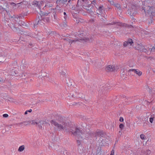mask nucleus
I'll return each instance as SVG.
<instances>
[{
  "instance_id": "obj_1",
  "label": "nucleus",
  "mask_w": 155,
  "mask_h": 155,
  "mask_svg": "<svg viewBox=\"0 0 155 155\" xmlns=\"http://www.w3.org/2000/svg\"><path fill=\"white\" fill-rule=\"evenodd\" d=\"M50 122L52 126H54L59 131L64 130L66 133L71 132L68 128L69 124L64 120L63 118L61 116H57L56 120H51Z\"/></svg>"
},
{
  "instance_id": "obj_2",
  "label": "nucleus",
  "mask_w": 155,
  "mask_h": 155,
  "mask_svg": "<svg viewBox=\"0 0 155 155\" xmlns=\"http://www.w3.org/2000/svg\"><path fill=\"white\" fill-rule=\"evenodd\" d=\"M70 131L76 137L78 138L79 139H81L83 132L78 127H75L74 130L71 129Z\"/></svg>"
},
{
  "instance_id": "obj_3",
  "label": "nucleus",
  "mask_w": 155,
  "mask_h": 155,
  "mask_svg": "<svg viewBox=\"0 0 155 155\" xmlns=\"http://www.w3.org/2000/svg\"><path fill=\"white\" fill-rule=\"evenodd\" d=\"M88 130V131H86V133L85 132H83L80 139L83 140L85 138L89 139L94 136V134L93 133H92L89 129Z\"/></svg>"
},
{
  "instance_id": "obj_4",
  "label": "nucleus",
  "mask_w": 155,
  "mask_h": 155,
  "mask_svg": "<svg viewBox=\"0 0 155 155\" xmlns=\"http://www.w3.org/2000/svg\"><path fill=\"white\" fill-rule=\"evenodd\" d=\"M137 13V11L135 5H131L130 8L129 9L128 14L131 16H134Z\"/></svg>"
},
{
  "instance_id": "obj_5",
  "label": "nucleus",
  "mask_w": 155,
  "mask_h": 155,
  "mask_svg": "<svg viewBox=\"0 0 155 155\" xmlns=\"http://www.w3.org/2000/svg\"><path fill=\"white\" fill-rule=\"evenodd\" d=\"M67 2V0H57L56 3L57 6H60L59 10L58 11L59 12L61 13L63 12V10L61 9V7L65 5Z\"/></svg>"
},
{
  "instance_id": "obj_6",
  "label": "nucleus",
  "mask_w": 155,
  "mask_h": 155,
  "mask_svg": "<svg viewBox=\"0 0 155 155\" xmlns=\"http://www.w3.org/2000/svg\"><path fill=\"white\" fill-rule=\"evenodd\" d=\"M105 135V133L103 130H98L95 134H94V136L95 137H104Z\"/></svg>"
},
{
  "instance_id": "obj_7",
  "label": "nucleus",
  "mask_w": 155,
  "mask_h": 155,
  "mask_svg": "<svg viewBox=\"0 0 155 155\" xmlns=\"http://www.w3.org/2000/svg\"><path fill=\"white\" fill-rule=\"evenodd\" d=\"M45 121L43 120H40L37 122L34 123H32V124H35L38 125V127L40 129L42 128V126L41 125H43L45 123Z\"/></svg>"
},
{
  "instance_id": "obj_8",
  "label": "nucleus",
  "mask_w": 155,
  "mask_h": 155,
  "mask_svg": "<svg viewBox=\"0 0 155 155\" xmlns=\"http://www.w3.org/2000/svg\"><path fill=\"white\" fill-rule=\"evenodd\" d=\"M42 1H41L40 2L35 1L32 2V5H34L35 7H36L38 9L40 10V5L42 4Z\"/></svg>"
},
{
  "instance_id": "obj_9",
  "label": "nucleus",
  "mask_w": 155,
  "mask_h": 155,
  "mask_svg": "<svg viewBox=\"0 0 155 155\" xmlns=\"http://www.w3.org/2000/svg\"><path fill=\"white\" fill-rule=\"evenodd\" d=\"M115 69L114 66L113 65H108L106 68V71L107 72L113 71Z\"/></svg>"
},
{
  "instance_id": "obj_10",
  "label": "nucleus",
  "mask_w": 155,
  "mask_h": 155,
  "mask_svg": "<svg viewBox=\"0 0 155 155\" xmlns=\"http://www.w3.org/2000/svg\"><path fill=\"white\" fill-rule=\"evenodd\" d=\"M8 25L14 31H17L18 29V27H16L15 24L12 23L8 24Z\"/></svg>"
},
{
  "instance_id": "obj_11",
  "label": "nucleus",
  "mask_w": 155,
  "mask_h": 155,
  "mask_svg": "<svg viewBox=\"0 0 155 155\" xmlns=\"http://www.w3.org/2000/svg\"><path fill=\"white\" fill-rule=\"evenodd\" d=\"M133 71L134 73H136L139 76H141L142 74V72L140 71L138 69H131L129 70V72Z\"/></svg>"
},
{
  "instance_id": "obj_12",
  "label": "nucleus",
  "mask_w": 155,
  "mask_h": 155,
  "mask_svg": "<svg viewBox=\"0 0 155 155\" xmlns=\"http://www.w3.org/2000/svg\"><path fill=\"white\" fill-rule=\"evenodd\" d=\"M79 40H83L85 42L87 41H89V39L88 38H81V39H77L75 40H70V44H71L73 42H76L77 41H80Z\"/></svg>"
},
{
  "instance_id": "obj_13",
  "label": "nucleus",
  "mask_w": 155,
  "mask_h": 155,
  "mask_svg": "<svg viewBox=\"0 0 155 155\" xmlns=\"http://www.w3.org/2000/svg\"><path fill=\"white\" fill-rule=\"evenodd\" d=\"M153 9V7H150L149 9L148 10V13L149 14H150L152 16V18L153 19V17H154L155 15V13L152 11ZM150 16H151V15H150ZM150 18H151V17Z\"/></svg>"
},
{
  "instance_id": "obj_14",
  "label": "nucleus",
  "mask_w": 155,
  "mask_h": 155,
  "mask_svg": "<svg viewBox=\"0 0 155 155\" xmlns=\"http://www.w3.org/2000/svg\"><path fill=\"white\" fill-rule=\"evenodd\" d=\"M44 24V23L43 21L42 20L41 18L38 21L37 24H34V27L35 28H36L37 27V25H43Z\"/></svg>"
},
{
  "instance_id": "obj_15",
  "label": "nucleus",
  "mask_w": 155,
  "mask_h": 155,
  "mask_svg": "<svg viewBox=\"0 0 155 155\" xmlns=\"http://www.w3.org/2000/svg\"><path fill=\"white\" fill-rule=\"evenodd\" d=\"M73 1L74 0H67V3L65 5L66 6L70 8L73 5L72 4Z\"/></svg>"
},
{
  "instance_id": "obj_16",
  "label": "nucleus",
  "mask_w": 155,
  "mask_h": 155,
  "mask_svg": "<svg viewBox=\"0 0 155 155\" xmlns=\"http://www.w3.org/2000/svg\"><path fill=\"white\" fill-rule=\"evenodd\" d=\"M18 24L19 25L22 26L24 28H26L28 27V25L26 24L24 21L21 20L19 21Z\"/></svg>"
},
{
  "instance_id": "obj_17",
  "label": "nucleus",
  "mask_w": 155,
  "mask_h": 155,
  "mask_svg": "<svg viewBox=\"0 0 155 155\" xmlns=\"http://www.w3.org/2000/svg\"><path fill=\"white\" fill-rule=\"evenodd\" d=\"M12 20L13 22L15 23L18 21V18L15 15H13V16H9Z\"/></svg>"
},
{
  "instance_id": "obj_18",
  "label": "nucleus",
  "mask_w": 155,
  "mask_h": 155,
  "mask_svg": "<svg viewBox=\"0 0 155 155\" xmlns=\"http://www.w3.org/2000/svg\"><path fill=\"white\" fill-rule=\"evenodd\" d=\"M22 33L21 34V35H22L23 37H25L27 36H31V33L29 32H27L26 31H22Z\"/></svg>"
},
{
  "instance_id": "obj_19",
  "label": "nucleus",
  "mask_w": 155,
  "mask_h": 155,
  "mask_svg": "<svg viewBox=\"0 0 155 155\" xmlns=\"http://www.w3.org/2000/svg\"><path fill=\"white\" fill-rule=\"evenodd\" d=\"M41 18L42 20L44 22H48L50 20V18L49 17H42V15H41Z\"/></svg>"
},
{
  "instance_id": "obj_20",
  "label": "nucleus",
  "mask_w": 155,
  "mask_h": 155,
  "mask_svg": "<svg viewBox=\"0 0 155 155\" xmlns=\"http://www.w3.org/2000/svg\"><path fill=\"white\" fill-rule=\"evenodd\" d=\"M114 24H116L119 26H122L124 25L122 23L118 22H113L110 23H109L108 25H113Z\"/></svg>"
},
{
  "instance_id": "obj_21",
  "label": "nucleus",
  "mask_w": 155,
  "mask_h": 155,
  "mask_svg": "<svg viewBox=\"0 0 155 155\" xmlns=\"http://www.w3.org/2000/svg\"><path fill=\"white\" fill-rule=\"evenodd\" d=\"M144 46L142 44L138 45L137 46V49L140 52L144 48Z\"/></svg>"
},
{
  "instance_id": "obj_22",
  "label": "nucleus",
  "mask_w": 155,
  "mask_h": 155,
  "mask_svg": "<svg viewBox=\"0 0 155 155\" xmlns=\"http://www.w3.org/2000/svg\"><path fill=\"white\" fill-rule=\"evenodd\" d=\"M103 6L102 5H100L99 7H98V10L99 11V13H97L101 15V14L102 12V11L103 10Z\"/></svg>"
},
{
  "instance_id": "obj_23",
  "label": "nucleus",
  "mask_w": 155,
  "mask_h": 155,
  "mask_svg": "<svg viewBox=\"0 0 155 155\" xmlns=\"http://www.w3.org/2000/svg\"><path fill=\"white\" fill-rule=\"evenodd\" d=\"M114 6L116 7L117 8V9H118V11H119L120 12H122V10L120 7V5L119 4H118V3H116V5Z\"/></svg>"
},
{
  "instance_id": "obj_24",
  "label": "nucleus",
  "mask_w": 155,
  "mask_h": 155,
  "mask_svg": "<svg viewBox=\"0 0 155 155\" xmlns=\"http://www.w3.org/2000/svg\"><path fill=\"white\" fill-rule=\"evenodd\" d=\"M5 4L6 5H5L6 7L4 8V7H2V11H6V12H7V9L8 8V4L7 3H6V2H5Z\"/></svg>"
},
{
  "instance_id": "obj_25",
  "label": "nucleus",
  "mask_w": 155,
  "mask_h": 155,
  "mask_svg": "<svg viewBox=\"0 0 155 155\" xmlns=\"http://www.w3.org/2000/svg\"><path fill=\"white\" fill-rule=\"evenodd\" d=\"M25 149V146L24 145L20 146L18 150V151L19 152L22 151Z\"/></svg>"
},
{
  "instance_id": "obj_26",
  "label": "nucleus",
  "mask_w": 155,
  "mask_h": 155,
  "mask_svg": "<svg viewBox=\"0 0 155 155\" xmlns=\"http://www.w3.org/2000/svg\"><path fill=\"white\" fill-rule=\"evenodd\" d=\"M127 42V43L128 45L130 44V45H132V44L133 43L132 39L130 38L129 39Z\"/></svg>"
},
{
  "instance_id": "obj_27",
  "label": "nucleus",
  "mask_w": 155,
  "mask_h": 155,
  "mask_svg": "<svg viewBox=\"0 0 155 155\" xmlns=\"http://www.w3.org/2000/svg\"><path fill=\"white\" fill-rule=\"evenodd\" d=\"M78 94V93L77 94V93H76V94H75V95L74 94H72V97H74V96H75V97H79V98H83L84 97V96H82L81 95H80V96H78L77 95Z\"/></svg>"
},
{
  "instance_id": "obj_28",
  "label": "nucleus",
  "mask_w": 155,
  "mask_h": 155,
  "mask_svg": "<svg viewBox=\"0 0 155 155\" xmlns=\"http://www.w3.org/2000/svg\"><path fill=\"white\" fill-rule=\"evenodd\" d=\"M110 128L109 127H108V129H110L111 130H112V129H114V123H110Z\"/></svg>"
},
{
  "instance_id": "obj_29",
  "label": "nucleus",
  "mask_w": 155,
  "mask_h": 155,
  "mask_svg": "<svg viewBox=\"0 0 155 155\" xmlns=\"http://www.w3.org/2000/svg\"><path fill=\"white\" fill-rule=\"evenodd\" d=\"M48 13H45V12H43V13L42 12V11H41L40 10V15H46V16H47L48 15Z\"/></svg>"
},
{
  "instance_id": "obj_30",
  "label": "nucleus",
  "mask_w": 155,
  "mask_h": 155,
  "mask_svg": "<svg viewBox=\"0 0 155 155\" xmlns=\"http://www.w3.org/2000/svg\"><path fill=\"white\" fill-rule=\"evenodd\" d=\"M77 143L78 147H81V142L80 140H77Z\"/></svg>"
},
{
  "instance_id": "obj_31",
  "label": "nucleus",
  "mask_w": 155,
  "mask_h": 155,
  "mask_svg": "<svg viewBox=\"0 0 155 155\" xmlns=\"http://www.w3.org/2000/svg\"><path fill=\"white\" fill-rule=\"evenodd\" d=\"M140 138L141 139H144L146 138V137L144 134H141L140 135Z\"/></svg>"
},
{
  "instance_id": "obj_32",
  "label": "nucleus",
  "mask_w": 155,
  "mask_h": 155,
  "mask_svg": "<svg viewBox=\"0 0 155 155\" xmlns=\"http://www.w3.org/2000/svg\"><path fill=\"white\" fill-rule=\"evenodd\" d=\"M62 25L64 27H66L67 26V22L66 21H65V22H63V23H62Z\"/></svg>"
},
{
  "instance_id": "obj_33",
  "label": "nucleus",
  "mask_w": 155,
  "mask_h": 155,
  "mask_svg": "<svg viewBox=\"0 0 155 155\" xmlns=\"http://www.w3.org/2000/svg\"><path fill=\"white\" fill-rule=\"evenodd\" d=\"M107 89V88H103L101 90V91L102 94H105V92H104Z\"/></svg>"
},
{
  "instance_id": "obj_34",
  "label": "nucleus",
  "mask_w": 155,
  "mask_h": 155,
  "mask_svg": "<svg viewBox=\"0 0 155 155\" xmlns=\"http://www.w3.org/2000/svg\"><path fill=\"white\" fill-rule=\"evenodd\" d=\"M124 125L123 124H120L119 125V127L122 130V129L124 127Z\"/></svg>"
},
{
  "instance_id": "obj_35",
  "label": "nucleus",
  "mask_w": 155,
  "mask_h": 155,
  "mask_svg": "<svg viewBox=\"0 0 155 155\" xmlns=\"http://www.w3.org/2000/svg\"><path fill=\"white\" fill-rule=\"evenodd\" d=\"M141 52H147H147H148V51L147 50V49L146 48H143V50L141 51Z\"/></svg>"
},
{
  "instance_id": "obj_36",
  "label": "nucleus",
  "mask_w": 155,
  "mask_h": 155,
  "mask_svg": "<svg viewBox=\"0 0 155 155\" xmlns=\"http://www.w3.org/2000/svg\"><path fill=\"white\" fill-rule=\"evenodd\" d=\"M67 150H64L63 152V154H64V155H68V154L67 153Z\"/></svg>"
},
{
  "instance_id": "obj_37",
  "label": "nucleus",
  "mask_w": 155,
  "mask_h": 155,
  "mask_svg": "<svg viewBox=\"0 0 155 155\" xmlns=\"http://www.w3.org/2000/svg\"><path fill=\"white\" fill-rule=\"evenodd\" d=\"M154 118V117H151L150 118V121L151 123H152L153 120V118Z\"/></svg>"
},
{
  "instance_id": "obj_38",
  "label": "nucleus",
  "mask_w": 155,
  "mask_h": 155,
  "mask_svg": "<svg viewBox=\"0 0 155 155\" xmlns=\"http://www.w3.org/2000/svg\"><path fill=\"white\" fill-rule=\"evenodd\" d=\"M111 2H110V4H111V5H114L115 6V5H116V3H115L114 2V1H113L112 0H111Z\"/></svg>"
},
{
  "instance_id": "obj_39",
  "label": "nucleus",
  "mask_w": 155,
  "mask_h": 155,
  "mask_svg": "<svg viewBox=\"0 0 155 155\" xmlns=\"http://www.w3.org/2000/svg\"><path fill=\"white\" fill-rule=\"evenodd\" d=\"M21 15L22 16H25L27 15V13L24 12V13H22Z\"/></svg>"
},
{
  "instance_id": "obj_40",
  "label": "nucleus",
  "mask_w": 155,
  "mask_h": 155,
  "mask_svg": "<svg viewBox=\"0 0 155 155\" xmlns=\"http://www.w3.org/2000/svg\"><path fill=\"white\" fill-rule=\"evenodd\" d=\"M8 115L7 114H4L3 115V116L4 117H7Z\"/></svg>"
},
{
  "instance_id": "obj_41",
  "label": "nucleus",
  "mask_w": 155,
  "mask_h": 155,
  "mask_svg": "<svg viewBox=\"0 0 155 155\" xmlns=\"http://www.w3.org/2000/svg\"><path fill=\"white\" fill-rule=\"evenodd\" d=\"M119 120L120 122H123L124 121V118L122 117H120Z\"/></svg>"
},
{
  "instance_id": "obj_42",
  "label": "nucleus",
  "mask_w": 155,
  "mask_h": 155,
  "mask_svg": "<svg viewBox=\"0 0 155 155\" xmlns=\"http://www.w3.org/2000/svg\"><path fill=\"white\" fill-rule=\"evenodd\" d=\"M127 45V41H125L123 45L124 46H126Z\"/></svg>"
},
{
  "instance_id": "obj_43",
  "label": "nucleus",
  "mask_w": 155,
  "mask_h": 155,
  "mask_svg": "<svg viewBox=\"0 0 155 155\" xmlns=\"http://www.w3.org/2000/svg\"><path fill=\"white\" fill-rule=\"evenodd\" d=\"M91 3L92 4H93L94 5H95V4H96V0H93V1L91 2Z\"/></svg>"
},
{
  "instance_id": "obj_44",
  "label": "nucleus",
  "mask_w": 155,
  "mask_h": 155,
  "mask_svg": "<svg viewBox=\"0 0 155 155\" xmlns=\"http://www.w3.org/2000/svg\"><path fill=\"white\" fill-rule=\"evenodd\" d=\"M27 122L26 121H24L18 124H17V125H21L22 124L25 123Z\"/></svg>"
},
{
  "instance_id": "obj_45",
  "label": "nucleus",
  "mask_w": 155,
  "mask_h": 155,
  "mask_svg": "<svg viewBox=\"0 0 155 155\" xmlns=\"http://www.w3.org/2000/svg\"><path fill=\"white\" fill-rule=\"evenodd\" d=\"M114 150H112L111 151L110 155H114Z\"/></svg>"
},
{
  "instance_id": "obj_46",
  "label": "nucleus",
  "mask_w": 155,
  "mask_h": 155,
  "mask_svg": "<svg viewBox=\"0 0 155 155\" xmlns=\"http://www.w3.org/2000/svg\"><path fill=\"white\" fill-rule=\"evenodd\" d=\"M68 17V15H64V18L65 19V21L67 20Z\"/></svg>"
},
{
  "instance_id": "obj_47",
  "label": "nucleus",
  "mask_w": 155,
  "mask_h": 155,
  "mask_svg": "<svg viewBox=\"0 0 155 155\" xmlns=\"http://www.w3.org/2000/svg\"><path fill=\"white\" fill-rule=\"evenodd\" d=\"M65 40H66V41L68 42L69 43H70V40L69 38H66V39H65Z\"/></svg>"
},
{
  "instance_id": "obj_48",
  "label": "nucleus",
  "mask_w": 155,
  "mask_h": 155,
  "mask_svg": "<svg viewBox=\"0 0 155 155\" xmlns=\"http://www.w3.org/2000/svg\"><path fill=\"white\" fill-rule=\"evenodd\" d=\"M101 150V147H99L97 149V151H100Z\"/></svg>"
},
{
  "instance_id": "obj_49",
  "label": "nucleus",
  "mask_w": 155,
  "mask_h": 155,
  "mask_svg": "<svg viewBox=\"0 0 155 155\" xmlns=\"http://www.w3.org/2000/svg\"><path fill=\"white\" fill-rule=\"evenodd\" d=\"M53 15H54V19H56V15H55V14H56L55 13L53 12Z\"/></svg>"
},
{
  "instance_id": "obj_50",
  "label": "nucleus",
  "mask_w": 155,
  "mask_h": 155,
  "mask_svg": "<svg viewBox=\"0 0 155 155\" xmlns=\"http://www.w3.org/2000/svg\"><path fill=\"white\" fill-rule=\"evenodd\" d=\"M151 51H152L153 50H155V45L154 46L152 47V48H151Z\"/></svg>"
},
{
  "instance_id": "obj_51",
  "label": "nucleus",
  "mask_w": 155,
  "mask_h": 155,
  "mask_svg": "<svg viewBox=\"0 0 155 155\" xmlns=\"http://www.w3.org/2000/svg\"><path fill=\"white\" fill-rule=\"evenodd\" d=\"M11 5H13V6H15L16 5V4L13 2L12 3H11Z\"/></svg>"
},
{
  "instance_id": "obj_52",
  "label": "nucleus",
  "mask_w": 155,
  "mask_h": 155,
  "mask_svg": "<svg viewBox=\"0 0 155 155\" xmlns=\"http://www.w3.org/2000/svg\"><path fill=\"white\" fill-rule=\"evenodd\" d=\"M53 0H47V1L49 3H51L52 1Z\"/></svg>"
},
{
  "instance_id": "obj_53",
  "label": "nucleus",
  "mask_w": 155,
  "mask_h": 155,
  "mask_svg": "<svg viewBox=\"0 0 155 155\" xmlns=\"http://www.w3.org/2000/svg\"><path fill=\"white\" fill-rule=\"evenodd\" d=\"M78 103L77 102H74L73 104V105H76Z\"/></svg>"
},
{
  "instance_id": "obj_54",
  "label": "nucleus",
  "mask_w": 155,
  "mask_h": 155,
  "mask_svg": "<svg viewBox=\"0 0 155 155\" xmlns=\"http://www.w3.org/2000/svg\"><path fill=\"white\" fill-rule=\"evenodd\" d=\"M129 99V98H125V99H124V100L125 101H126V102H127V101Z\"/></svg>"
},
{
  "instance_id": "obj_55",
  "label": "nucleus",
  "mask_w": 155,
  "mask_h": 155,
  "mask_svg": "<svg viewBox=\"0 0 155 155\" xmlns=\"http://www.w3.org/2000/svg\"><path fill=\"white\" fill-rule=\"evenodd\" d=\"M27 111H28V112H31L32 111V110L31 109H30L29 110Z\"/></svg>"
},
{
  "instance_id": "obj_56",
  "label": "nucleus",
  "mask_w": 155,
  "mask_h": 155,
  "mask_svg": "<svg viewBox=\"0 0 155 155\" xmlns=\"http://www.w3.org/2000/svg\"><path fill=\"white\" fill-rule=\"evenodd\" d=\"M29 45H30V46H28V47H29V48H31V46H32V44L30 43L29 44Z\"/></svg>"
},
{
  "instance_id": "obj_57",
  "label": "nucleus",
  "mask_w": 155,
  "mask_h": 155,
  "mask_svg": "<svg viewBox=\"0 0 155 155\" xmlns=\"http://www.w3.org/2000/svg\"><path fill=\"white\" fill-rule=\"evenodd\" d=\"M67 84H68V86L72 85V84L71 83H67Z\"/></svg>"
},
{
  "instance_id": "obj_58",
  "label": "nucleus",
  "mask_w": 155,
  "mask_h": 155,
  "mask_svg": "<svg viewBox=\"0 0 155 155\" xmlns=\"http://www.w3.org/2000/svg\"><path fill=\"white\" fill-rule=\"evenodd\" d=\"M79 1L80 0H78V2H77V6L78 5H79Z\"/></svg>"
},
{
  "instance_id": "obj_59",
  "label": "nucleus",
  "mask_w": 155,
  "mask_h": 155,
  "mask_svg": "<svg viewBox=\"0 0 155 155\" xmlns=\"http://www.w3.org/2000/svg\"><path fill=\"white\" fill-rule=\"evenodd\" d=\"M63 14H64V15H67L66 14V13L65 12H63Z\"/></svg>"
},
{
  "instance_id": "obj_60",
  "label": "nucleus",
  "mask_w": 155,
  "mask_h": 155,
  "mask_svg": "<svg viewBox=\"0 0 155 155\" xmlns=\"http://www.w3.org/2000/svg\"><path fill=\"white\" fill-rule=\"evenodd\" d=\"M52 6V4H50L48 5V6L49 7H51Z\"/></svg>"
},
{
  "instance_id": "obj_61",
  "label": "nucleus",
  "mask_w": 155,
  "mask_h": 155,
  "mask_svg": "<svg viewBox=\"0 0 155 155\" xmlns=\"http://www.w3.org/2000/svg\"><path fill=\"white\" fill-rule=\"evenodd\" d=\"M28 113V111H27V110L25 112V114H27Z\"/></svg>"
},
{
  "instance_id": "obj_62",
  "label": "nucleus",
  "mask_w": 155,
  "mask_h": 155,
  "mask_svg": "<svg viewBox=\"0 0 155 155\" xmlns=\"http://www.w3.org/2000/svg\"><path fill=\"white\" fill-rule=\"evenodd\" d=\"M3 82V80L2 79V78H1V80H0V82Z\"/></svg>"
},
{
  "instance_id": "obj_63",
  "label": "nucleus",
  "mask_w": 155,
  "mask_h": 155,
  "mask_svg": "<svg viewBox=\"0 0 155 155\" xmlns=\"http://www.w3.org/2000/svg\"><path fill=\"white\" fill-rule=\"evenodd\" d=\"M2 6H0V11H1L2 10Z\"/></svg>"
},
{
  "instance_id": "obj_64",
  "label": "nucleus",
  "mask_w": 155,
  "mask_h": 155,
  "mask_svg": "<svg viewBox=\"0 0 155 155\" xmlns=\"http://www.w3.org/2000/svg\"><path fill=\"white\" fill-rule=\"evenodd\" d=\"M152 20H151V22H148V24H150V23H152Z\"/></svg>"
}]
</instances>
